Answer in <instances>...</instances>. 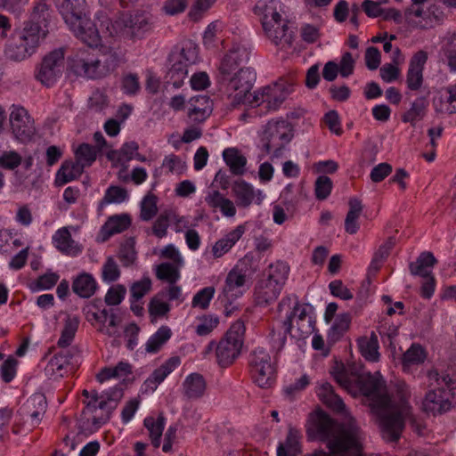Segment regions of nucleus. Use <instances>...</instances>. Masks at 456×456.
Masks as SVG:
<instances>
[{"instance_id":"f257e3e1","label":"nucleus","mask_w":456,"mask_h":456,"mask_svg":"<svg viewBox=\"0 0 456 456\" xmlns=\"http://www.w3.org/2000/svg\"><path fill=\"white\" fill-rule=\"evenodd\" d=\"M310 440L326 443L329 452L363 456V431L353 417L337 422L322 411L311 414L306 427Z\"/></svg>"},{"instance_id":"f03ea898","label":"nucleus","mask_w":456,"mask_h":456,"mask_svg":"<svg viewBox=\"0 0 456 456\" xmlns=\"http://www.w3.org/2000/svg\"><path fill=\"white\" fill-rule=\"evenodd\" d=\"M250 53L244 46L231 49L224 57L217 76V83L231 99L233 106L245 103L256 81V72L242 67L249 60Z\"/></svg>"},{"instance_id":"7ed1b4c3","label":"nucleus","mask_w":456,"mask_h":456,"mask_svg":"<svg viewBox=\"0 0 456 456\" xmlns=\"http://www.w3.org/2000/svg\"><path fill=\"white\" fill-rule=\"evenodd\" d=\"M337 383L353 396L362 395L370 400L372 409L385 407L390 402L386 381L379 372L363 371L356 363L336 362L330 370Z\"/></svg>"},{"instance_id":"20e7f679","label":"nucleus","mask_w":456,"mask_h":456,"mask_svg":"<svg viewBox=\"0 0 456 456\" xmlns=\"http://www.w3.org/2000/svg\"><path fill=\"white\" fill-rule=\"evenodd\" d=\"M50 23L48 5L45 2H38L33 8L29 20L24 29L17 36H13L5 47V55L8 59L20 61L30 56L38 46L39 39L46 37Z\"/></svg>"},{"instance_id":"39448f33","label":"nucleus","mask_w":456,"mask_h":456,"mask_svg":"<svg viewBox=\"0 0 456 456\" xmlns=\"http://www.w3.org/2000/svg\"><path fill=\"white\" fill-rule=\"evenodd\" d=\"M87 48L79 49L71 60V69L79 77L88 79H101L112 73L121 63L118 53L110 49L100 55L87 45Z\"/></svg>"},{"instance_id":"423d86ee","label":"nucleus","mask_w":456,"mask_h":456,"mask_svg":"<svg viewBox=\"0 0 456 456\" xmlns=\"http://www.w3.org/2000/svg\"><path fill=\"white\" fill-rule=\"evenodd\" d=\"M65 23L74 35L90 46H98L101 42L99 31L86 13L85 0H54Z\"/></svg>"},{"instance_id":"0eeeda50","label":"nucleus","mask_w":456,"mask_h":456,"mask_svg":"<svg viewBox=\"0 0 456 456\" xmlns=\"http://www.w3.org/2000/svg\"><path fill=\"white\" fill-rule=\"evenodd\" d=\"M255 12L261 15V22L266 36L276 45L291 46L293 31L289 30V20L282 19L278 11V2L270 0L268 3H258Z\"/></svg>"},{"instance_id":"6e6552de","label":"nucleus","mask_w":456,"mask_h":456,"mask_svg":"<svg viewBox=\"0 0 456 456\" xmlns=\"http://www.w3.org/2000/svg\"><path fill=\"white\" fill-rule=\"evenodd\" d=\"M398 392L401 394V405L399 408H393L391 402L385 407H376L379 410V419L383 437L389 442H397L404 428L405 415L408 413L409 405L407 399L410 392L406 384L398 386Z\"/></svg>"},{"instance_id":"1a4fd4ad","label":"nucleus","mask_w":456,"mask_h":456,"mask_svg":"<svg viewBox=\"0 0 456 456\" xmlns=\"http://www.w3.org/2000/svg\"><path fill=\"white\" fill-rule=\"evenodd\" d=\"M294 137L293 126L285 119L269 121L261 135V149L272 153V160L283 156L288 144Z\"/></svg>"},{"instance_id":"9d476101","label":"nucleus","mask_w":456,"mask_h":456,"mask_svg":"<svg viewBox=\"0 0 456 456\" xmlns=\"http://www.w3.org/2000/svg\"><path fill=\"white\" fill-rule=\"evenodd\" d=\"M245 324L238 320L233 322L216 346L217 363L223 367L231 365L240 354L244 343Z\"/></svg>"},{"instance_id":"9b49d317","label":"nucleus","mask_w":456,"mask_h":456,"mask_svg":"<svg viewBox=\"0 0 456 456\" xmlns=\"http://www.w3.org/2000/svg\"><path fill=\"white\" fill-rule=\"evenodd\" d=\"M111 27L113 30L110 31V35L134 41L142 38L151 30V21L147 13L136 12L122 15L111 24Z\"/></svg>"},{"instance_id":"f8f14e48","label":"nucleus","mask_w":456,"mask_h":456,"mask_svg":"<svg viewBox=\"0 0 456 456\" xmlns=\"http://www.w3.org/2000/svg\"><path fill=\"white\" fill-rule=\"evenodd\" d=\"M248 362L256 384L261 388L270 387L275 380V369L266 350L263 347L254 349Z\"/></svg>"},{"instance_id":"ddd939ff","label":"nucleus","mask_w":456,"mask_h":456,"mask_svg":"<svg viewBox=\"0 0 456 456\" xmlns=\"http://www.w3.org/2000/svg\"><path fill=\"white\" fill-rule=\"evenodd\" d=\"M64 55V50L58 48L43 58L36 75L41 84L49 87L61 77L65 68Z\"/></svg>"},{"instance_id":"4468645a","label":"nucleus","mask_w":456,"mask_h":456,"mask_svg":"<svg viewBox=\"0 0 456 456\" xmlns=\"http://www.w3.org/2000/svg\"><path fill=\"white\" fill-rule=\"evenodd\" d=\"M10 123L15 138L21 142L30 140L35 134L34 120L28 110L21 106L12 105Z\"/></svg>"},{"instance_id":"2eb2a0df","label":"nucleus","mask_w":456,"mask_h":456,"mask_svg":"<svg viewBox=\"0 0 456 456\" xmlns=\"http://www.w3.org/2000/svg\"><path fill=\"white\" fill-rule=\"evenodd\" d=\"M245 259L240 261L227 274L223 296L225 300L235 299L244 293V286L247 278V268L242 267Z\"/></svg>"},{"instance_id":"dca6fc26","label":"nucleus","mask_w":456,"mask_h":456,"mask_svg":"<svg viewBox=\"0 0 456 456\" xmlns=\"http://www.w3.org/2000/svg\"><path fill=\"white\" fill-rule=\"evenodd\" d=\"M456 404V393L428 391L423 402L424 410L433 415L443 414Z\"/></svg>"},{"instance_id":"f3484780","label":"nucleus","mask_w":456,"mask_h":456,"mask_svg":"<svg viewBox=\"0 0 456 456\" xmlns=\"http://www.w3.org/2000/svg\"><path fill=\"white\" fill-rule=\"evenodd\" d=\"M124 396V391L121 387H114L101 394V401L98 403L100 410L105 411V414L100 418L94 417L92 423L94 425H102L107 422L113 411L118 407V403Z\"/></svg>"},{"instance_id":"a211bd4d","label":"nucleus","mask_w":456,"mask_h":456,"mask_svg":"<svg viewBox=\"0 0 456 456\" xmlns=\"http://www.w3.org/2000/svg\"><path fill=\"white\" fill-rule=\"evenodd\" d=\"M428 61L427 52L420 50L413 54L410 60L406 75L407 87L411 91H418L423 84V70Z\"/></svg>"},{"instance_id":"6ab92c4d","label":"nucleus","mask_w":456,"mask_h":456,"mask_svg":"<svg viewBox=\"0 0 456 456\" xmlns=\"http://www.w3.org/2000/svg\"><path fill=\"white\" fill-rule=\"evenodd\" d=\"M232 190L238 206L242 208H248L253 202L260 205L265 197L261 191H255L254 188L244 180L235 182Z\"/></svg>"},{"instance_id":"aec40b11","label":"nucleus","mask_w":456,"mask_h":456,"mask_svg":"<svg viewBox=\"0 0 456 456\" xmlns=\"http://www.w3.org/2000/svg\"><path fill=\"white\" fill-rule=\"evenodd\" d=\"M188 118L191 122L202 123L212 113L213 103L207 95H198L189 101Z\"/></svg>"},{"instance_id":"412c9836","label":"nucleus","mask_w":456,"mask_h":456,"mask_svg":"<svg viewBox=\"0 0 456 456\" xmlns=\"http://www.w3.org/2000/svg\"><path fill=\"white\" fill-rule=\"evenodd\" d=\"M307 307H311V305H302L299 304V302L296 303V305L293 307V311L287 316L286 320L283 322V324L286 327V332H290L293 321L296 317L297 329L302 334H308L314 330V322L312 321L311 317H309L308 319V324L305 325L303 323L308 315Z\"/></svg>"},{"instance_id":"4be33fe9","label":"nucleus","mask_w":456,"mask_h":456,"mask_svg":"<svg viewBox=\"0 0 456 456\" xmlns=\"http://www.w3.org/2000/svg\"><path fill=\"white\" fill-rule=\"evenodd\" d=\"M181 363L178 356L170 357L159 368L153 370L149 378L144 381L146 391H155L158 386Z\"/></svg>"},{"instance_id":"5701e85b","label":"nucleus","mask_w":456,"mask_h":456,"mask_svg":"<svg viewBox=\"0 0 456 456\" xmlns=\"http://www.w3.org/2000/svg\"><path fill=\"white\" fill-rule=\"evenodd\" d=\"M282 288L265 279L260 280L255 288V301L258 305H267L280 296Z\"/></svg>"},{"instance_id":"b1692460","label":"nucleus","mask_w":456,"mask_h":456,"mask_svg":"<svg viewBox=\"0 0 456 456\" xmlns=\"http://www.w3.org/2000/svg\"><path fill=\"white\" fill-rule=\"evenodd\" d=\"M429 391L435 392H455L456 379H452L445 370L439 371L436 369L431 370L427 374Z\"/></svg>"},{"instance_id":"393cba45","label":"nucleus","mask_w":456,"mask_h":456,"mask_svg":"<svg viewBox=\"0 0 456 456\" xmlns=\"http://www.w3.org/2000/svg\"><path fill=\"white\" fill-rule=\"evenodd\" d=\"M55 248L68 256H77L81 252V248L72 239L67 227H62L55 232L53 236Z\"/></svg>"},{"instance_id":"a878e982","label":"nucleus","mask_w":456,"mask_h":456,"mask_svg":"<svg viewBox=\"0 0 456 456\" xmlns=\"http://www.w3.org/2000/svg\"><path fill=\"white\" fill-rule=\"evenodd\" d=\"M207 389L204 377L199 373L187 376L183 383V393L188 399H198L203 396Z\"/></svg>"},{"instance_id":"bb28decb","label":"nucleus","mask_w":456,"mask_h":456,"mask_svg":"<svg viewBox=\"0 0 456 456\" xmlns=\"http://www.w3.org/2000/svg\"><path fill=\"white\" fill-rule=\"evenodd\" d=\"M130 224L131 218L126 214L110 216L101 229L102 240L105 241L112 235L124 232Z\"/></svg>"},{"instance_id":"cd10ccee","label":"nucleus","mask_w":456,"mask_h":456,"mask_svg":"<svg viewBox=\"0 0 456 456\" xmlns=\"http://www.w3.org/2000/svg\"><path fill=\"white\" fill-rule=\"evenodd\" d=\"M319 399L329 408L336 411H342L346 405L343 400L335 392L331 384L323 382L317 389Z\"/></svg>"},{"instance_id":"c85d7f7f","label":"nucleus","mask_w":456,"mask_h":456,"mask_svg":"<svg viewBox=\"0 0 456 456\" xmlns=\"http://www.w3.org/2000/svg\"><path fill=\"white\" fill-rule=\"evenodd\" d=\"M97 289V282L94 278L86 273H83L77 276L72 282V290L78 297L89 298Z\"/></svg>"},{"instance_id":"c756f323","label":"nucleus","mask_w":456,"mask_h":456,"mask_svg":"<svg viewBox=\"0 0 456 456\" xmlns=\"http://www.w3.org/2000/svg\"><path fill=\"white\" fill-rule=\"evenodd\" d=\"M244 231V227L242 225H239L234 230L227 233L224 238L218 240L212 248L214 256L218 258L227 253L241 238Z\"/></svg>"},{"instance_id":"7c9ffc66","label":"nucleus","mask_w":456,"mask_h":456,"mask_svg":"<svg viewBox=\"0 0 456 456\" xmlns=\"http://www.w3.org/2000/svg\"><path fill=\"white\" fill-rule=\"evenodd\" d=\"M85 164L73 161H65L56 174L55 183L57 185H63L81 175Z\"/></svg>"},{"instance_id":"2f4dec72","label":"nucleus","mask_w":456,"mask_h":456,"mask_svg":"<svg viewBox=\"0 0 456 456\" xmlns=\"http://www.w3.org/2000/svg\"><path fill=\"white\" fill-rule=\"evenodd\" d=\"M428 101L426 97H418L411 103L410 109L402 115V121L410 123L412 126L417 121L422 120L428 111Z\"/></svg>"},{"instance_id":"473e14b6","label":"nucleus","mask_w":456,"mask_h":456,"mask_svg":"<svg viewBox=\"0 0 456 456\" xmlns=\"http://www.w3.org/2000/svg\"><path fill=\"white\" fill-rule=\"evenodd\" d=\"M348 206L349 210L345 219V231L349 234H355L360 228L358 218L362 212L363 206L362 201L357 198L350 199Z\"/></svg>"},{"instance_id":"72a5a7b5","label":"nucleus","mask_w":456,"mask_h":456,"mask_svg":"<svg viewBox=\"0 0 456 456\" xmlns=\"http://www.w3.org/2000/svg\"><path fill=\"white\" fill-rule=\"evenodd\" d=\"M436 259L433 253L424 251L417 257L416 261L410 263L409 270L411 275L427 278L431 276V272L427 271V267H432L436 264Z\"/></svg>"},{"instance_id":"f704fd0d","label":"nucleus","mask_w":456,"mask_h":456,"mask_svg":"<svg viewBox=\"0 0 456 456\" xmlns=\"http://www.w3.org/2000/svg\"><path fill=\"white\" fill-rule=\"evenodd\" d=\"M47 403L43 394H34L24 405V411L30 416L32 421L38 423L41 417L45 413Z\"/></svg>"},{"instance_id":"c9c22d12","label":"nucleus","mask_w":456,"mask_h":456,"mask_svg":"<svg viewBox=\"0 0 456 456\" xmlns=\"http://www.w3.org/2000/svg\"><path fill=\"white\" fill-rule=\"evenodd\" d=\"M358 346L362 355L369 362H378L379 359V340L375 332L370 338L363 337L358 339Z\"/></svg>"},{"instance_id":"e433bc0d","label":"nucleus","mask_w":456,"mask_h":456,"mask_svg":"<svg viewBox=\"0 0 456 456\" xmlns=\"http://www.w3.org/2000/svg\"><path fill=\"white\" fill-rule=\"evenodd\" d=\"M223 158L233 175H240L244 174L247 159L240 154L236 148L225 149L223 151Z\"/></svg>"},{"instance_id":"4c0bfd02","label":"nucleus","mask_w":456,"mask_h":456,"mask_svg":"<svg viewBox=\"0 0 456 456\" xmlns=\"http://www.w3.org/2000/svg\"><path fill=\"white\" fill-rule=\"evenodd\" d=\"M170 61L173 63L167 75V83L171 84L175 88H180L188 76V67L178 59L170 57Z\"/></svg>"},{"instance_id":"58836bf2","label":"nucleus","mask_w":456,"mask_h":456,"mask_svg":"<svg viewBox=\"0 0 456 456\" xmlns=\"http://www.w3.org/2000/svg\"><path fill=\"white\" fill-rule=\"evenodd\" d=\"M132 373V366L128 362H119L115 367L102 368L96 375V379L103 383L111 378H124Z\"/></svg>"},{"instance_id":"ea45409f","label":"nucleus","mask_w":456,"mask_h":456,"mask_svg":"<svg viewBox=\"0 0 456 456\" xmlns=\"http://www.w3.org/2000/svg\"><path fill=\"white\" fill-rule=\"evenodd\" d=\"M165 422L166 419L162 414H160L157 419L153 417H147L144 419V427L148 429L152 445L155 448H158L160 445V437L165 428Z\"/></svg>"},{"instance_id":"a19ab883","label":"nucleus","mask_w":456,"mask_h":456,"mask_svg":"<svg viewBox=\"0 0 456 456\" xmlns=\"http://www.w3.org/2000/svg\"><path fill=\"white\" fill-rule=\"evenodd\" d=\"M289 272V266L286 263L277 261L268 266V269L266 270V278L265 279L283 288L288 279Z\"/></svg>"},{"instance_id":"79ce46f5","label":"nucleus","mask_w":456,"mask_h":456,"mask_svg":"<svg viewBox=\"0 0 456 456\" xmlns=\"http://www.w3.org/2000/svg\"><path fill=\"white\" fill-rule=\"evenodd\" d=\"M265 105L268 110H277L286 99V93L281 85H273L265 87Z\"/></svg>"},{"instance_id":"37998d69","label":"nucleus","mask_w":456,"mask_h":456,"mask_svg":"<svg viewBox=\"0 0 456 456\" xmlns=\"http://www.w3.org/2000/svg\"><path fill=\"white\" fill-rule=\"evenodd\" d=\"M171 330L167 326H161L147 341L145 350L147 353L155 354L170 338Z\"/></svg>"},{"instance_id":"c03bdc74","label":"nucleus","mask_w":456,"mask_h":456,"mask_svg":"<svg viewBox=\"0 0 456 456\" xmlns=\"http://www.w3.org/2000/svg\"><path fill=\"white\" fill-rule=\"evenodd\" d=\"M170 57L176 60L178 59L180 61H183V63L188 67L198 61L199 48L193 42L187 41L183 44L179 53H173Z\"/></svg>"},{"instance_id":"a18cd8bd","label":"nucleus","mask_w":456,"mask_h":456,"mask_svg":"<svg viewBox=\"0 0 456 456\" xmlns=\"http://www.w3.org/2000/svg\"><path fill=\"white\" fill-rule=\"evenodd\" d=\"M127 198V191L122 187L111 185L110 186L99 202V209L102 210L106 205L111 203H121Z\"/></svg>"},{"instance_id":"49530a36","label":"nucleus","mask_w":456,"mask_h":456,"mask_svg":"<svg viewBox=\"0 0 456 456\" xmlns=\"http://www.w3.org/2000/svg\"><path fill=\"white\" fill-rule=\"evenodd\" d=\"M299 440V431L289 428L285 443H281L278 446H281L284 449L285 456H297L301 452Z\"/></svg>"},{"instance_id":"de8ad7c7","label":"nucleus","mask_w":456,"mask_h":456,"mask_svg":"<svg viewBox=\"0 0 456 456\" xmlns=\"http://www.w3.org/2000/svg\"><path fill=\"white\" fill-rule=\"evenodd\" d=\"M156 277L160 281L175 284L180 278V273L173 264L162 263L156 267Z\"/></svg>"},{"instance_id":"09e8293b","label":"nucleus","mask_w":456,"mask_h":456,"mask_svg":"<svg viewBox=\"0 0 456 456\" xmlns=\"http://www.w3.org/2000/svg\"><path fill=\"white\" fill-rule=\"evenodd\" d=\"M158 198L152 193H148L141 202L140 217L143 221L151 220L158 213Z\"/></svg>"},{"instance_id":"8fccbe9b","label":"nucleus","mask_w":456,"mask_h":456,"mask_svg":"<svg viewBox=\"0 0 456 456\" xmlns=\"http://www.w3.org/2000/svg\"><path fill=\"white\" fill-rule=\"evenodd\" d=\"M78 328V320L77 318L74 319H67L64 323L63 330L61 331V337L58 340L57 345L60 347H67L69 346L74 339L75 334Z\"/></svg>"},{"instance_id":"3c124183","label":"nucleus","mask_w":456,"mask_h":456,"mask_svg":"<svg viewBox=\"0 0 456 456\" xmlns=\"http://www.w3.org/2000/svg\"><path fill=\"white\" fill-rule=\"evenodd\" d=\"M426 359V354L423 347L419 344H412L411 347L403 354L402 362L403 366L420 364Z\"/></svg>"},{"instance_id":"603ef678","label":"nucleus","mask_w":456,"mask_h":456,"mask_svg":"<svg viewBox=\"0 0 456 456\" xmlns=\"http://www.w3.org/2000/svg\"><path fill=\"white\" fill-rule=\"evenodd\" d=\"M134 244V240L128 238L119 248L118 258L124 266L133 265L136 259Z\"/></svg>"},{"instance_id":"864d4df0","label":"nucleus","mask_w":456,"mask_h":456,"mask_svg":"<svg viewBox=\"0 0 456 456\" xmlns=\"http://www.w3.org/2000/svg\"><path fill=\"white\" fill-rule=\"evenodd\" d=\"M22 163L21 155L16 151H4L0 153V167L4 170H14Z\"/></svg>"},{"instance_id":"5fc2aeb1","label":"nucleus","mask_w":456,"mask_h":456,"mask_svg":"<svg viewBox=\"0 0 456 456\" xmlns=\"http://www.w3.org/2000/svg\"><path fill=\"white\" fill-rule=\"evenodd\" d=\"M75 155L78 162L85 164V167H88L95 161L97 150L93 145L82 143L77 149Z\"/></svg>"},{"instance_id":"6e6d98bb","label":"nucleus","mask_w":456,"mask_h":456,"mask_svg":"<svg viewBox=\"0 0 456 456\" xmlns=\"http://www.w3.org/2000/svg\"><path fill=\"white\" fill-rule=\"evenodd\" d=\"M151 289V280L149 277H143L130 287L131 298L134 301H139Z\"/></svg>"},{"instance_id":"4d7b16f0","label":"nucleus","mask_w":456,"mask_h":456,"mask_svg":"<svg viewBox=\"0 0 456 456\" xmlns=\"http://www.w3.org/2000/svg\"><path fill=\"white\" fill-rule=\"evenodd\" d=\"M215 291V288L212 286L206 287L198 291L192 298V306L200 307L203 310L207 309L211 299L214 297Z\"/></svg>"},{"instance_id":"13d9d810","label":"nucleus","mask_w":456,"mask_h":456,"mask_svg":"<svg viewBox=\"0 0 456 456\" xmlns=\"http://www.w3.org/2000/svg\"><path fill=\"white\" fill-rule=\"evenodd\" d=\"M163 294L159 293L149 303V314L151 317H162L170 311V305L160 298Z\"/></svg>"},{"instance_id":"bf43d9fd","label":"nucleus","mask_w":456,"mask_h":456,"mask_svg":"<svg viewBox=\"0 0 456 456\" xmlns=\"http://www.w3.org/2000/svg\"><path fill=\"white\" fill-rule=\"evenodd\" d=\"M219 324V318L216 315H203L200 318V323L196 327V333L199 336H207Z\"/></svg>"},{"instance_id":"052dcab7","label":"nucleus","mask_w":456,"mask_h":456,"mask_svg":"<svg viewBox=\"0 0 456 456\" xmlns=\"http://www.w3.org/2000/svg\"><path fill=\"white\" fill-rule=\"evenodd\" d=\"M138 151V144L135 142H128L123 144L119 151H114L108 154L109 159L118 158V160L125 159L131 160Z\"/></svg>"},{"instance_id":"680f3d73","label":"nucleus","mask_w":456,"mask_h":456,"mask_svg":"<svg viewBox=\"0 0 456 456\" xmlns=\"http://www.w3.org/2000/svg\"><path fill=\"white\" fill-rule=\"evenodd\" d=\"M120 276L118 265L113 257L110 256L102 266V277L104 281L113 282Z\"/></svg>"},{"instance_id":"e2e57ef3","label":"nucleus","mask_w":456,"mask_h":456,"mask_svg":"<svg viewBox=\"0 0 456 456\" xmlns=\"http://www.w3.org/2000/svg\"><path fill=\"white\" fill-rule=\"evenodd\" d=\"M126 293V289L124 285L118 284L110 287L105 295V303L108 305H119Z\"/></svg>"},{"instance_id":"0e129e2a","label":"nucleus","mask_w":456,"mask_h":456,"mask_svg":"<svg viewBox=\"0 0 456 456\" xmlns=\"http://www.w3.org/2000/svg\"><path fill=\"white\" fill-rule=\"evenodd\" d=\"M332 190V181L326 175L319 176L315 181V197L320 200H326Z\"/></svg>"},{"instance_id":"69168bd1","label":"nucleus","mask_w":456,"mask_h":456,"mask_svg":"<svg viewBox=\"0 0 456 456\" xmlns=\"http://www.w3.org/2000/svg\"><path fill=\"white\" fill-rule=\"evenodd\" d=\"M170 216V211H164L156 219L152 226V232L156 237L161 239L167 235Z\"/></svg>"},{"instance_id":"338daca9","label":"nucleus","mask_w":456,"mask_h":456,"mask_svg":"<svg viewBox=\"0 0 456 456\" xmlns=\"http://www.w3.org/2000/svg\"><path fill=\"white\" fill-rule=\"evenodd\" d=\"M140 88L139 77L136 74L129 73L122 77L121 89L124 94L135 95Z\"/></svg>"},{"instance_id":"774afa93","label":"nucleus","mask_w":456,"mask_h":456,"mask_svg":"<svg viewBox=\"0 0 456 456\" xmlns=\"http://www.w3.org/2000/svg\"><path fill=\"white\" fill-rule=\"evenodd\" d=\"M18 361L13 356H9L0 366V374L4 382H11L16 374Z\"/></svg>"}]
</instances>
